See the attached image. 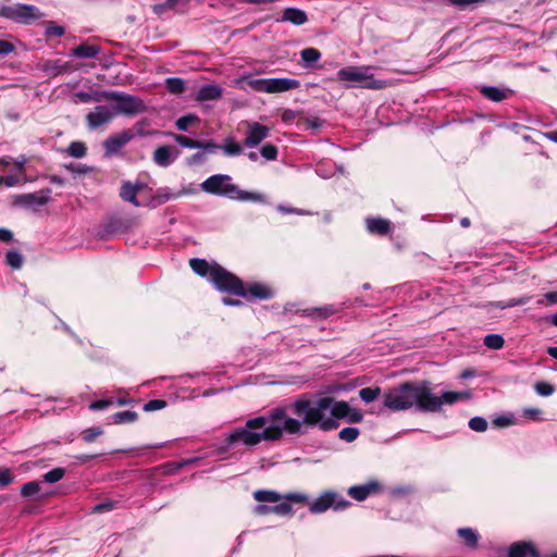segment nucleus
Wrapping results in <instances>:
<instances>
[{"label": "nucleus", "instance_id": "f257e3e1", "mask_svg": "<svg viewBox=\"0 0 557 557\" xmlns=\"http://www.w3.org/2000/svg\"><path fill=\"white\" fill-rule=\"evenodd\" d=\"M470 391H446L434 393L430 381H408L383 394V405L392 411H403L411 408L424 413L440 412L444 406H453L471 399Z\"/></svg>", "mask_w": 557, "mask_h": 557}, {"label": "nucleus", "instance_id": "f03ea898", "mask_svg": "<svg viewBox=\"0 0 557 557\" xmlns=\"http://www.w3.org/2000/svg\"><path fill=\"white\" fill-rule=\"evenodd\" d=\"M292 412L299 418H324V411L331 410V418H361L346 401H336L326 396L311 399L308 394L301 395L289 406Z\"/></svg>", "mask_w": 557, "mask_h": 557}, {"label": "nucleus", "instance_id": "7ed1b4c3", "mask_svg": "<svg viewBox=\"0 0 557 557\" xmlns=\"http://www.w3.org/2000/svg\"><path fill=\"white\" fill-rule=\"evenodd\" d=\"M268 420H247L244 428L232 431L225 442L228 446L243 443L246 446H256L262 441H276L282 437V428L268 425Z\"/></svg>", "mask_w": 557, "mask_h": 557}, {"label": "nucleus", "instance_id": "20e7f679", "mask_svg": "<svg viewBox=\"0 0 557 557\" xmlns=\"http://www.w3.org/2000/svg\"><path fill=\"white\" fill-rule=\"evenodd\" d=\"M201 189L211 195L226 197L234 200H260L259 194L249 193L239 189V187L232 183V177L226 174H214L208 177L200 184Z\"/></svg>", "mask_w": 557, "mask_h": 557}, {"label": "nucleus", "instance_id": "39448f33", "mask_svg": "<svg viewBox=\"0 0 557 557\" xmlns=\"http://www.w3.org/2000/svg\"><path fill=\"white\" fill-rule=\"evenodd\" d=\"M104 100L114 101L113 111L116 115L134 116L146 111V104L141 98L122 91H107Z\"/></svg>", "mask_w": 557, "mask_h": 557}, {"label": "nucleus", "instance_id": "423d86ee", "mask_svg": "<svg viewBox=\"0 0 557 557\" xmlns=\"http://www.w3.org/2000/svg\"><path fill=\"white\" fill-rule=\"evenodd\" d=\"M210 282L220 292L235 296L245 295L244 282L219 263H214Z\"/></svg>", "mask_w": 557, "mask_h": 557}, {"label": "nucleus", "instance_id": "0eeeda50", "mask_svg": "<svg viewBox=\"0 0 557 557\" xmlns=\"http://www.w3.org/2000/svg\"><path fill=\"white\" fill-rule=\"evenodd\" d=\"M0 16L20 24H29L40 20L44 13L35 5L16 3L13 5H2L0 8Z\"/></svg>", "mask_w": 557, "mask_h": 557}, {"label": "nucleus", "instance_id": "6e6552de", "mask_svg": "<svg viewBox=\"0 0 557 557\" xmlns=\"http://www.w3.org/2000/svg\"><path fill=\"white\" fill-rule=\"evenodd\" d=\"M337 78L341 82H352L361 84L366 88L382 89L387 86L384 81L372 79L366 67H345L337 72Z\"/></svg>", "mask_w": 557, "mask_h": 557}, {"label": "nucleus", "instance_id": "1a4fd4ad", "mask_svg": "<svg viewBox=\"0 0 557 557\" xmlns=\"http://www.w3.org/2000/svg\"><path fill=\"white\" fill-rule=\"evenodd\" d=\"M281 428V425H278ZM319 426L323 431L335 430L339 426L338 420H284L282 425V432L285 431L288 434H298L301 432V428Z\"/></svg>", "mask_w": 557, "mask_h": 557}, {"label": "nucleus", "instance_id": "9d476101", "mask_svg": "<svg viewBox=\"0 0 557 557\" xmlns=\"http://www.w3.org/2000/svg\"><path fill=\"white\" fill-rule=\"evenodd\" d=\"M50 188H45L37 193L22 194L15 197L14 203L26 208L45 206L50 201Z\"/></svg>", "mask_w": 557, "mask_h": 557}, {"label": "nucleus", "instance_id": "9b49d317", "mask_svg": "<svg viewBox=\"0 0 557 557\" xmlns=\"http://www.w3.org/2000/svg\"><path fill=\"white\" fill-rule=\"evenodd\" d=\"M133 138V133L127 129L120 134L108 137L103 141L104 157L111 158L119 153L121 149Z\"/></svg>", "mask_w": 557, "mask_h": 557}, {"label": "nucleus", "instance_id": "f8f14e48", "mask_svg": "<svg viewBox=\"0 0 557 557\" xmlns=\"http://www.w3.org/2000/svg\"><path fill=\"white\" fill-rule=\"evenodd\" d=\"M270 135V128L258 122L248 123V129L244 139V145L248 148L257 147Z\"/></svg>", "mask_w": 557, "mask_h": 557}, {"label": "nucleus", "instance_id": "ddd939ff", "mask_svg": "<svg viewBox=\"0 0 557 557\" xmlns=\"http://www.w3.org/2000/svg\"><path fill=\"white\" fill-rule=\"evenodd\" d=\"M114 116L113 109L106 106H97L92 112L87 114L86 121L90 128H98L109 123Z\"/></svg>", "mask_w": 557, "mask_h": 557}, {"label": "nucleus", "instance_id": "4468645a", "mask_svg": "<svg viewBox=\"0 0 557 557\" xmlns=\"http://www.w3.org/2000/svg\"><path fill=\"white\" fill-rule=\"evenodd\" d=\"M541 557L540 552L532 542L519 541L508 548V557Z\"/></svg>", "mask_w": 557, "mask_h": 557}, {"label": "nucleus", "instance_id": "2eb2a0df", "mask_svg": "<svg viewBox=\"0 0 557 557\" xmlns=\"http://www.w3.org/2000/svg\"><path fill=\"white\" fill-rule=\"evenodd\" d=\"M264 92H283L299 87V82L292 78H267Z\"/></svg>", "mask_w": 557, "mask_h": 557}, {"label": "nucleus", "instance_id": "dca6fc26", "mask_svg": "<svg viewBox=\"0 0 557 557\" xmlns=\"http://www.w3.org/2000/svg\"><path fill=\"white\" fill-rule=\"evenodd\" d=\"M381 488V485L376 481H371L363 485H354L348 488V495L362 502L371 494L377 493Z\"/></svg>", "mask_w": 557, "mask_h": 557}, {"label": "nucleus", "instance_id": "f3484780", "mask_svg": "<svg viewBox=\"0 0 557 557\" xmlns=\"http://www.w3.org/2000/svg\"><path fill=\"white\" fill-rule=\"evenodd\" d=\"M244 293L245 295H239L238 297L247 299H271L274 295L269 286L260 283H253L248 287L244 285Z\"/></svg>", "mask_w": 557, "mask_h": 557}, {"label": "nucleus", "instance_id": "a211bd4d", "mask_svg": "<svg viewBox=\"0 0 557 557\" xmlns=\"http://www.w3.org/2000/svg\"><path fill=\"white\" fill-rule=\"evenodd\" d=\"M280 21L288 22L296 26H301L308 22V15L301 9L288 7L283 10Z\"/></svg>", "mask_w": 557, "mask_h": 557}, {"label": "nucleus", "instance_id": "6ab92c4d", "mask_svg": "<svg viewBox=\"0 0 557 557\" xmlns=\"http://www.w3.org/2000/svg\"><path fill=\"white\" fill-rule=\"evenodd\" d=\"M335 497H337L334 492H325L319 498H317L313 503L310 504L309 510L312 513H322L331 508L335 504Z\"/></svg>", "mask_w": 557, "mask_h": 557}, {"label": "nucleus", "instance_id": "aec40b11", "mask_svg": "<svg viewBox=\"0 0 557 557\" xmlns=\"http://www.w3.org/2000/svg\"><path fill=\"white\" fill-rule=\"evenodd\" d=\"M222 94L223 89L219 85L206 84L199 88L195 99L199 102L218 100L222 97Z\"/></svg>", "mask_w": 557, "mask_h": 557}, {"label": "nucleus", "instance_id": "412c9836", "mask_svg": "<svg viewBox=\"0 0 557 557\" xmlns=\"http://www.w3.org/2000/svg\"><path fill=\"white\" fill-rule=\"evenodd\" d=\"M174 147L171 146H159L153 152V161L159 166H169L176 158L173 156Z\"/></svg>", "mask_w": 557, "mask_h": 557}, {"label": "nucleus", "instance_id": "4be33fe9", "mask_svg": "<svg viewBox=\"0 0 557 557\" xmlns=\"http://www.w3.org/2000/svg\"><path fill=\"white\" fill-rule=\"evenodd\" d=\"M367 230L371 234L386 235L392 231L391 222L382 218H369L366 221Z\"/></svg>", "mask_w": 557, "mask_h": 557}, {"label": "nucleus", "instance_id": "5701e85b", "mask_svg": "<svg viewBox=\"0 0 557 557\" xmlns=\"http://www.w3.org/2000/svg\"><path fill=\"white\" fill-rule=\"evenodd\" d=\"M215 262L209 263L205 259L193 258L189 260V265L191 270L202 277H208L211 281L213 267Z\"/></svg>", "mask_w": 557, "mask_h": 557}, {"label": "nucleus", "instance_id": "b1692460", "mask_svg": "<svg viewBox=\"0 0 557 557\" xmlns=\"http://www.w3.org/2000/svg\"><path fill=\"white\" fill-rule=\"evenodd\" d=\"M458 536L462 543L471 549H475L479 546V534L471 528H460L457 530Z\"/></svg>", "mask_w": 557, "mask_h": 557}, {"label": "nucleus", "instance_id": "393cba45", "mask_svg": "<svg viewBox=\"0 0 557 557\" xmlns=\"http://www.w3.org/2000/svg\"><path fill=\"white\" fill-rule=\"evenodd\" d=\"M40 69L48 76L54 77L61 73H64L67 70V64L62 63L60 60H46L40 65Z\"/></svg>", "mask_w": 557, "mask_h": 557}, {"label": "nucleus", "instance_id": "a878e982", "mask_svg": "<svg viewBox=\"0 0 557 557\" xmlns=\"http://www.w3.org/2000/svg\"><path fill=\"white\" fill-rule=\"evenodd\" d=\"M100 52V48L94 45L82 44L74 48L71 55L76 58H95Z\"/></svg>", "mask_w": 557, "mask_h": 557}, {"label": "nucleus", "instance_id": "bb28decb", "mask_svg": "<svg viewBox=\"0 0 557 557\" xmlns=\"http://www.w3.org/2000/svg\"><path fill=\"white\" fill-rule=\"evenodd\" d=\"M136 195H137L136 194V187L133 186V184L131 182H124L122 187H121V190H120V197L124 201H128L132 205H134L135 207H139L140 203L137 200Z\"/></svg>", "mask_w": 557, "mask_h": 557}, {"label": "nucleus", "instance_id": "cd10ccee", "mask_svg": "<svg viewBox=\"0 0 557 557\" xmlns=\"http://www.w3.org/2000/svg\"><path fill=\"white\" fill-rule=\"evenodd\" d=\"M480 91L485 98L495 102L507 98V91L495 86H483Z\"/></svg>", "mask_w": 557, "mask_h": 557}, {"label": "nucleus", "instance_id": "c85d7f7f", "mask_svg": "<svg viewBox=\"0 0 557 557\" xmlns=\"http://www.w3.org/2000/svg\"><path fill=\"white\" fill-rule=\"evenodd\" d=\"M164 84L168 92L172 95H181L186 90L185 81L180 77H169Z\"/></svg>", "mask_w": 557, "mask_h": 557}, {"label": "nucleus", "instance_id": "c756f323", "mask_svg": "<svg viewBox=\"0 0 557 557\" xmlns=\"http://www.w3.org/2000/svg\"><path fill=\"white\" fill-rule=\"evenodd\" d=\"M306 314L309 317H317L319 319H326L334 313H336V308L333 305H327L323 307H315L305 310Z\"/></svg>", "mask_w": 557, "mask_h": 557}, {"label": "nucleus", "instance_id": "7c9ffc66", "mask_svg": "<svg viewBox=\"0 0 557 557\" xmlns=\"http://www.w3.org/2000/svg\"><path fill=\"white\" fill-rule=\"evenodd\" d=\"M123 404H124V400H122L120 398L115 399V398L111 397V398L99 399V400L90 403L89 409L103 410L109 407H119V406H122Z\"/></svg>", "mask_w": 557, "mask_h": 557}, {"label": "nucleus", "instance_id": "2f4dec72", "mask_svg": "<svg viewBox=\"0 0 557 557\" xmlns=\"http://www.w3.org/2000/svg\"><path fill=\"white\" fill-rule=\"evenodd\" d=\"M253 498L259 503H276L281 499V495L275 491L258 490L253 493Z\"/></svg>", "mask_w": 557, "mask_h": 557}, {"label": "nucleus", "instance_id": "473e14b6", "mask_svg": "<svg viewBox=\"0 0 557 557\" xmlns=\"http://www.w3.org/2000/svg\"><path fill=\"white\" fill-rule=\"evenodd\" d=\"M106 91H94V92H87V91H77L74 94V97L78 99L81 102L87 103V102H100L104 100Z\"/></svg>", "mask_w": 557, "mask_h": 557}, {"label": "nucleus", "instance_id": "72a5a7b5", "mask_svg": "<svg viewBox=\"0 0 557 557\" xmlns=\"http://www.w3.org/2000/svg\"><path fill=\"white\" fill-rule=\"evenodd\" d=\"M300 57L306 65L310 66L321 59V52L315 48H305L300 51Z\"/></svg>", "mask_w": 557, "mask_h": 557}, {"label": "nucleus", "instance_id": "f704fd0d", "mask_svg": "<svg viewBox=\"0 0 557 557\" xmlns=\"http://www.w3.org/2000/svg\"><path fill=\"white\" fill-rule=\"evenodd\" d=\"M103 433L104 431L101 426H92L82 431L81 437L85 443L90 444L96 442Z\"/></svg>", "mask_w": 557, "mask_h": 557}, {"label": "nucleus", "instance_id": "c9c22d12", "mask_svg": "<svg viewBox=\"0 0 557 557\" xmlns=\"http://www.w3.org/2000/svg\"><path fill=\"white\" fill-rule=\"evenodd\" d=\"M66 153L74 158H83L87 153V147L82 141H73L66 148Z\"/></svg>", "mask_w": 557, "mask_h": 557}, {"label": "nucleus", "instance_id": "e433bc0d", "mask_svg": "<svg viewBox=\"0 0 557 557\" xmlns=\"http://www.w3.org/2000/svg\"><path fill=\"white\" fill-rule=\"evenodd\" d=\"M483 344L490 349H500L504 347V337L499 334H488L483 338Z\"/></svg>", "mask_w": 557, "mask_h": 557}, {"label": "nucleus", "instance_id": "4c0bfd02", "mask_svg": "<svg viewBox=\"0 0 557 557\" xmlns=\"http://www.w3.org/2000/svg\"><path fill=\"white\" fill-rule=\"evenodd\" d=\"M381 395L380 387H364L359 391V397L367 404L372 403Z\"/></svg>", "mask_w": 557, "mask_h": 557}, {"label": "nucleus", "instance_id": "58836bf2", "mask_svg": "<svg viewBox=\"0 0 557 557\" xmlns=\"http://www.w3.org/2000/svg\"><path fill=\"white\" fill-rule=\"evenodd\" d=\"M7 263L13 269H20L23 264L24 258L17 250H10L5 255Z\"/></svg>", "mask_w": 557, "mask_h": 557}, {"label": "nucleus", "instance_id": "ea45409f", "mask_svg": "<svg viewBox=\"0 0 557 557\" xmlns=\"http://www.w3.org/2000/svg\"><path fill=\"white\" fill-rule=\"evenodd\" d=\"M227 156H238L243 152L242 146L234 141L233 138H227L225 144L220 147Z\"/></svg>", "mask_w": 557, "mask_h": 557}, {"label": "nucleus", "instance_id": "a19ab883", "mask_svg": "<svg viewBox=\"0 0 557 557\" xmlns=\"http://www.w3.org/2000/svg\"><path fill=\"white\" fill-rule=\"evenodd\" d=\"M359 433V429L354 426H347L339 431L338 436L341 440L347 443H351L358 437Z\"/></svg>", "mask_w": 557, "mask_h": 557}, {"label": "nucleus", "instance_id": "79ce46f5", "mask_svg": "<svg viewBox=\"0 0 557 557\" xmlns=\"http://www.w3.org/2000/svg\"><path fill=\"white\" fill-rule=\"evenodd\" d=\"M40 491V484L37 481H29L21 486V495L30 497Z\"/></svg>", "mask_w": 557, "mask_h": 557}, {"label": "nucleus", "instance_id": "37998d69", "mask_svg": "<svg viewBox=\"0 0 557 557\" xmlns=\"http://www.w3.org/2000/svg\"><path fill=\"white\" fill-rule=\"evenodd\" d=\"M64 474H65V470L63 468H53L52 470L46 472L42 475V479L45 482L55 483V482L60 481L61 479H63Z\"/></svg>", "mask_w": 557, "mask_h": 557}, {"label": "nucleus", "instance_id": "c03bdc74", "mask_svg": "<svg viewBox=\"0 0 557 557\" xmlns=\"http://www.w3.org/2000/svg\"><path fill=\"white\" fill-rule=\"evenodd\" d=\"M260 154L267 160V161H274L277 159L278 150L277 147L272 144H267L261 147Z\"/></svg>", "mask_w": 557, "mask_h": 557}, {"label": "nucleus", "instance_id": "a18cd8bd", "mask_svg": "<svg viewBox=\"0 0 557 557\" xmlns=\"http://www.w3.org/2000/svg\"><path fill=\"white\" fill-rule=\"evenodd\" d=\"M65 33V29L61 25H57L54 22H47L45 35L47 37H61Z\"/></svg>", "mask_w": 557, "mask_h": 557}, {"label": "nucleus", "instance_id": "49530a36", "mask_svg": "<svg viewBox=\"0 0 557 557\" xmlns=\"http://www.w3.org/2000/svg\"><path fill=\"white\" fill-rule=\"evenodd\" d=\"M117 504L119 503L115 502V500H106V502H102V503H99V504L95 505L91 508V512L92 513L109 512V511L115 509Z\"/></svg>", "mask_w": 557, "mask_h": 557}, {"label": "nucleus", "instance_id": "de8ad7c7", "mask_svg": "<svg viewBox=\"0 0 557 557\" xmlns=\"http://www.w3.org/2000/svg\"><path fill=\"white\" fill-rule=\"evenodd\" d=\"M199 121L198 116L195 115V114H187V115H184L182 117H180L177 121H176V127L180 129V131H187L188 129V126L195 122Z\"/></svg>", "mask_w": 557, "mask_h": 557}, {"label": "nucleus", "instance_id": "09e8293b", "mask_svg": "<svg viewBox=\"0 0 557 557\" xmlns=\"http://www.w3.org/2000/svg\"><path fill=\"white\" fill-rule=\"evenodd\" d=\"M174 139L180 146L184 148L195 149L198 148V146H200L199 140H195L184 135H174Z\"/></svg>", "mask_w": 557, "mask_h": 557}, {"label": "nucleus", "instance_id": "8fccbe9b", "mask_svg": "<svg viewBox=\"0 0 557 557\" xmlns=\"http://www.w3.org/2000/svg\"><path fill=\"white\" fill-rule=\"evenodd\" d=\"M14 482V474L8 468H0V487H5Z\"/></svg>", "mask_w": 557, "mask_h": 557}, {"label": "nucleus", "instance_id": "3c124183", "mask_svg": "<svg viewBox=\"0 0 557 557\" xmlns=\"http://www.w3.org/2000/svg\"><path fill=\"white\" fill-rule=\"evenodd\" d=\"M271 512L280 515V516H288L293 513V508L288 503H281L274 506H271Z\"/></svg>", "mask_w": 557, "mask_h": 557}, {"label": "nucleus", "instance_id": "603ef678", "mask_svg": "<svg viewBox=\"0 0 557 557\" xmlns=\"http://www.w3.org/2000/svg\"><path fill=\"white\" fill-rule=\"evenodd\" d=\"M535 391L541 396H549L554 393L555 387L554 385L547 382H537L535 384Z\"/></svg>", "mask_w": 557, "mask_h": 557}, {"label": "nucleus", "instance_id": "864d4df0", "mask_svg": "<svg viewBox=\"0 0 557 557\" xmlns=\"http://www.w3.org/2000/svg\"><path fill=\"white\" fill-rule=\"evenodd\" d=\"M166 407V401L163 399H152L144 404V411H154Z\"/></svg>", "mask_w": 557, "mask_h": 557}, {"label": "nucleus", "instance_id": "5fc2aeb1", "mask_svg": "<svg viewBox=\"0 0 557 557\" xmlns=\"http://www.w3.org/2000/svg\"><path fill=\"white\" fill-rule=\"evenodd\" d=\"M177 3V0H166L164 3L154 4L152 7L153 12L157 15L163 14L166 10L173 9Z\"/></svg>", "mask_w": 557, "mask_h": 557}, {"label": "nucleus", "instance_id": "6e6d98bb", "mask_svg": "<svg viewBox=\"0 0 557 557\" xmlns=\"http://www.w3.org/2000/svg\"><path fill=\"white\" fill-rule=\"evenodd\" d=\"M304 124L308 129H319L324 125V121L318 116L306 117Z\"/></svg>", "mask_w": 557, "mask_h": 557}, {"label": "nucleus", "instance_id": "4d7b16f0", "mask_svg": "<svg viewBox=\"0 0 557 557\" xmlns=\"http://www.w3.org/2000/svg\"><path fill=\"white\" fill-rule=\"evenodd\" d=\"M64 168L74 174H87L91 172V168L84 164L76 165L74 163H70L64 164Z\"/></svg>", "mask_w": 557, "mask_h": 557}, {"label": "nucleus", "instance_id": "13d9d810", "mask_svg": "<svg viewBox=\"0 0 557 557\" xmlns=\"http://www.w3.org/2000/svg\"><path fill=\"white\" fill-rule=\"evenodd\" d=\"M469 428L475 432H484L487 429V420H469Z\"/></svg>", "mask_w": 557, "mask_h": 557}, {"label": "nucleus", "instance_id": "bf43d9fd", "mask_svg": "<svg viewBox=\"0 0 557 557\" xmlns=\"http://www.w3.org/2000/svg\"><path fill=\"white\" fill-rule=\"evenodd\" d=\"M287 407L280 406L272 409L268 416V418H289L287 414Z\"/></svg>", "mask_w": 557, "mask_h": 557}, {"label": "nucleus", "instance_id": "052dcab7", "mask_svg": "<svg viewBox=\"0 0 557 557\" xmlns=\"http://www.w3.org/2000/svg\"><path fill=\"white\" fill-rule=\"evenodd\" d=\"M285 499L296 503V504H306L308 500V497L305 494L289 493L285 496Z\"/></svg>", "mask_w": 557, "mask_h": 557}, {"label": "nucleus", "instance_id": "680f3d73", "mask_svg": "<svg viewBox=\"0 0 557 557\" xmlns=\"http://www.w3.org/2000/svg\"><path fill=\"white\" fill-rule=\"evenodd\" d=\"M14 45L8 40L0 39V55H8L14 51Z\"/></svg>", "mask_w": 557, "mask_h": 557}, {"label": "nucleus", "instance_id": "e2e57ef3", "mask_svg": "<svg viewBox=\"0 0 557 557\" xmlns=\"http://www.w3.org/2000/svg\"><path fill=\"white\" fill-rule=\"evenodd\" d=\"M198 149H205L209 152H214L220 148L213 140H199Z\"/></svg>", "mask_w": 557, "mask_h": 557}, {"label": "nucleus", "instance_id": "0e129e2a", "mask_svg": "<svg viewBox=\"0 0 557 557\" xmlns=\"http://www.w3.org/2000/svg\"><path fill=\"white\" fill-rule=\"evenodd\" d=\"M20 180L14 175L1 176L0 185H5L8 187H13L18 184Z\"/></svg>", "mask_w": 557, "mask_h": 557}, {"label": "nucleus", "instance_id": "69168bd1", "mask_svg": "<svg viewBox=\"0 0 557 557\" xmlns=\"http://www.w3.org/2000/svg\"><path fill=\"white\" fill-rule=\"evenodd\" d=\"M529 300H530L529 296H523L520 298H512L506 302V306H508L509 308L516 307V306H522V305H525Z\"/></svg>", "mask_w": 557, "mask_h": 557}, {"label": "nucleus", "instance_id": "338daca9", "mask_svg": "<svg viewBox=\"0 0 557 557\" xmlns=\"http://www.w3.org/2000/svg\"><path fill=\"white\" fill-rule=\"evenodd\" d=\"M516 420H492L494 429H504L513 425Z\"/></svg>", "mask_w": 557, "mask_h": 557}, {"label": "nucleus", "instance_id": "774afa93", "mask_svg": "<svg viewBox=\"0 0 557 557\" xmlns=\"http://www.w3.org/2000/svg\"><path fill=\"white\" fill-rule=\"evenodd\" d=\"M267 82V78H258V79H253L250 85L253 89H256L257 91H264V88L265 87V83Z\"/></svg>", "mask_w": 557, "mask_h": 557}]
</instances>
